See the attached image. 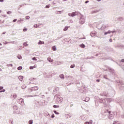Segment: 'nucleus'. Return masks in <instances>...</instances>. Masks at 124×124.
Masks as SVG:
<instances>
[{
  "label": "nucleus",
  "instance_id": "obj_1",
  "mask_svg": "<svg viewBox=\"0 0 124 124\" xmlns=\"http://www.w3.org/2000/svg\"><path fill=\"white\" fill-rule=\"evenodd\" d=\"M105 112L108 113V119L110 120H113L114 119V113L111 112V111L108 109L106 110Z\"/></svg>",
  "mask_w": 124,
  "mask_h": 124
},
{
  "label": "nucleus",
  "instance_id": "obj_2",
  "mask_svg": "<svg viewBox=\"0 0 124 124\" xmlns=\"http://www.w3.org/2000/svg\"><path fill=\"white\" fill-rule=\"evenodd\" d=\"M108 100H109V99H108V98H105V99L99 98V102H100L101 103H103L105 105H106L107 103H108Z\"/></svg>",
  "mask_w": 124,
  "mask_h": 124
},
{
  "label": "nucleus",
  "instance_id": "obj_3",
  "mask_svg": "<svg viewBox=\"0 0 124 124\" xmlns=\"http://www.w3.org/2000/svg\"><path fill=\"white\" fill-rule=\"evenodd\" d=\"M79 14L80 15L79 18V23L81 24H84L85 22V18H84V16L80 13H79Z\"/></svg>",
  "mask_w": 124,
  "mask_h": 124
},
{
  "label": "nucleus",
  "instance_id": "obj_4",
  "mask_svg": "<svg viewBox=\"0 0 124 124\" xmlns=\"http://www.w3.org/2000/svg\"><path fill=\"white\" fill-rule=\"evenodd\" d=\"M38 90V87L37 86L32 87L31 89H28L29 93L31 92H34V91H37Z\"/></svg>",
  "mask_w": 124,
  "mask_h": 124
},
{
  "label": "nucleus",
  "instance_id": "obj_5",
  "mask_svg": "<svg viewBox=\"0 0 124 124\" xmlns=\"http://www.w3.org/2000/svg\"><path fill=\"white\" fill-rule=\"evenodd\" d=\"M78 13L77 12H73L72 13H69L68 16L70 17H74V16H76V15H78Z\"/></svg>",
  "mask_w": 124,
  "mask_h": 124
},
{
  "label": "nucleus",
  "instance_id": "obj_6",
  "mask_svg": "<svg viewBox=\"0 0 124 124\" xmlns=\"http://www.w3.org/2000/svg\"><path fill=\"white\" fill-rule=\"evenodd\" d=\"M108 70H109V72H110V73L111 74H112V75H114L115 70L113 69H112V68L110 67H108Z\"/></svg>",
  "mask_w": 124,
  "mask_h": 124
},
{
  "label": "nucleus",
  "instance_id": "obj_7",
  "mask_svg": "<svg viewBox=\"0 0 124 124\" xmlns=\"http://www.w3.org/2000/svg\"><path fill=\"white\" fill-rule=\"evenodd\" d=\"M100 95H101V96H108V92H103V93H100Z\"/></svg>",
  "mask_w": 124,
  "mask_h": 124
},
{
  "label": "nucleus",
  "instance_id": "obj_8",
  "mask_svg": "<svg viewBox=\"0 0 124 124\" xmlns=\"http://www.w3.org/2000/svg\"><path fill=\"white\" fill-rule=\"evenodd\" d=\"M96 34V33H95V31H93L91 32V35L92 37L94 36Z\"/></svg>",
  "mask_w": 124,
  "mask_h": 124
},
{
  "label": "nucleus",
  "instance_id": "obj_9",
  "mask_svg": "<svg viewBox=\"0 0 124 124\" xmlns=\"http://www.w3.org/2000/svg\"><path fill=\"white\" fill-rule=\"evenodd\" d=\"M81 120H82V121H86V120H87V117H86V115L82 116Z\"/></svg>",
  "mask_w": 124,
  "mask_h": 124
},
{
  "label": "nucleus",
  "instance_id": "obj_10",
  "mask_svg": "<svg viewBox=\"0 0 124 124\" xmlns=\"http://www.w3.org/2000/svg\"><path fill=\"white\" fill-rule=\"evenodd\" d=\"M99 11H100V9L95 10L92 11V14H93V13H97V12H99Z\"/></svg>",
  "mask_w": 124,
  "mask_h": 124
},
{
  "label": "nucleus",
  "instance_id": "obj_11",
  "mask_svg": "<svg viewBox=\"0 0 124 124\" xmlns=\"http://www.w3.org/2000/svg\"><path fill=\"white\" fill-rule=\"evenodd\" d=\"M124 17H122V16H120L118 18H117V20L118 21H124Z\"/></svg>",
  "mask_w": 124,
  "mask_h": 124
},
{
  "label": "nucleus",
  "instance_id": "obj_12",
  "mask_svg": "<svg viewBox=\"0 0 124 124\" xmlns=\"http://www.w3.org/2000/svg\"><path fill=\"white\" fill-rule=\"evenodd\" d=\"M69 40L67 39H64V43H65V44H67L68 43H69Z\"/></svg>",
  "mask_w": 124,
  "mask_h": 124
},
{
  "label": "nucleus",
  "instance_id": "obj_13",
  "mask_svg": "<svg viewBox=\"0 0 124 124\" xmlns=\"http://www.w3.org/2000/svg\"><path fill=\"white\" fill-rule=\"evenodd\" d=\"M66 118H67V119H68V118H71V117H72V115L71 114H65V115Z\"/></svg>",
  "mask_w": 124,
  "mask_h": 124
},
{
  "label": "nucleus",
  "instance_id": "obj_14",
  "mask_svg": "<svg viewBox=\"0 0 124 124\" xmlns=\"http://www.w3.org/2000/svg\"><path fill=\"white\" fill-rule=\"evenodd\" d=\"M47 61H48L49 62H54V60L51 59L50 57L47 58Z\"/></svg>",
  "mask_w": 124,
  "mask_h": 124
},
{
  "label": "nucleus",
  "instance_id": "obj_15",
  "mask_svg": "<svg viewBox=\"0 0 124 124\" xmlns=\"http://www.w3.org/2000/svg\"><path fill=\"white\" fill-rule=\"evenodd\" d=\"M83 101H85V102H87V101H89L90 100V98L89 97H87L86 98V99H83Z\"/></svg>",
  "mask_w": 124,
  "mask_h": 124
},
{
  "label": "nucleus",
  "instance_id": "obj_16",
  "mask_svg": "<svg viewBox=\"0 0 124 124\" xmlns=\"http://www.w3.org/2000/svg\"><path fill=\"white\" fill-rule=\"evenodd\" d=\"M52 51H57V48L56 47V46H54L52 47Z\"/></svg>",
  "mask_w": 124,
  "mask_h": 124
},
{
  "label": "nucleus",
  "instance_id": "obj_17",
  "mask_svg": "<svg viewBox=\"0 0 124 124\" xmlns=\"http://www.w3.org/2000/svg\"><path fill=\"white\" fill-rule=\"evenodd\" d=\"M70 28V27H68V26H66V27H65V28L63 29V31H67V30H68V28Z\"/></svg>",
  "mask_w": 124,
  "mask_h": 124
},
{
  "label": "nucleus",
  "instance_id": "obj_18",
  "mask_svg": "<svg viewBox=\"0 0 124 124\" xmlns=\"http://www.w3.org/2000/svg\"><path fill=\"white\" fill-rule=\"evenodd\" d=\"M106 28H107V26L105 25H103L101 29L102 30H104L105 29H106Z\"/></svg>",
  "mask_w": 124,
  "mask_h": 124
},
{
  "label": "nucleus",
  "instance_id": "obj_19",
  "mask_svg": "<svg viewBox=\"0 0 124 124\" xmlns=\"http://www.w3.org/2000/svg\"><path fill=\"white\" fill-rule=\"evenodd\" d=\"M18 79L19 80H20V81H23V79H24L23 76H20L18 77Z\"/></svg>",
  "mask_w": 124,
  "mask_h": 124
},
{
  "label": "nucleus",
  "instance_id": "obj_20",
  "mask_svg": "<svg viewBox=\"0 0 124 124\" xmlns=\"http://www.w3.org/2000/svg\"><path fill=\"white\" fill-rule=\"evenodd\" d=\"M44 42H42L41 41H39V42H38V45H40L41 44H44Z\"/></svg>",
  "mask_w": 124,
  "mask_h": 124
},
{
  "label": "nucleus",
  "instance_id": "obj_21",
  "mask_svg": "<svg viewBox=\"0 0 124 124\" xmlns=\"http://www.w3.org/2000/svg\"><path fill=\"white\" fill-rule=\"evenodd\" d=\"M79 46L81 48H85V46L84 44H82L80 45Z\"/></svg>",
  "mask_w": 124,
  "mask_h": 124
},
{
  "label": "nucleus",
  "instance_id": "obj_22",
  "mask_svg": "<svg viewBox=\"0 0 124 124\" xmlns=\"http://www.w3.org/2000/svg\"><path fill=\"white\" fill-rule=\"evenodd\" d=\"M108 33H111V31H108L107 32H105L104 34H105V35H106L108 34Z\"/></svg>",
  "mask_w": 124,
  "mask_h": 124
},
{
  "label": "nucleus",
  "instance_id": "obj_23",
  "mask_svg": "<svg viewBox=\"0 0 124 124\" xmlns=\"http://www.w3.org/2000/svg\"><path fill=\"white\" fill-rule=\"evenodd\" d=\"M68 79L69 80H72V79H73V78H72V76H69V77H68Z\"/></svg>",
  "mask_w": 124,
  "mask_h": 124
},
{
  "label": "nucleus",
  "instance_id": "obj_24",
  "mask_svg": "<svg viewBox=\"0 0 124 124\" xmlns=\"http://www.w3.org/2000/svg\"><path fill=\"white\" fill-rule=\"evenodd\" d=\"M22 22H23V20H22V19L18 20L17 21V23H18V24H21V23H22Z\"/></svg>",
  "mask_w": 124,
  "mask_h": 124
},
{
  "label": "nucleus",
  "instance_id": "obj_25",
  "mask_svg": "<svg viewBox=\"0 0 124 124\" xmlns=\"http://www.w3.org/2000/svg\"><path fill=\"white\" fill-rule=\"evenodd\" d=\"M104 78L105 79H107V80H110V79H109V78H107V75H104Z\"/></svg>",
  "mask_w": 124,
  "mask_h": 124
},
{
  "label": "nucleus",
  "instance_id": "obj_26",
  "mask_svg": "<svg viewBox=\"0 0 124 124\" xmlns=\"http://www.w3.org/2000/svg\"><path fill=\"white\" fill-rule=\"evenodd\" d=\"M17 58H18L19 60H22V56L20 55L17 56Z\"/></svg>",
  "mask_w": 124,
  "mask_h": 124
},
{
  "label": "nucleus",
  "instance_id": "obj_27",
  "mask_svg": "<svg viewBox=\"0 0 124 124\" xmlns=\"http://www.w3.org/2000/svg\"><path fill=\"white\" fill-rule=\"evenodd\" d=\"M7 66H8V67H9V66L12 67L13 66V65L12 64H7Z\"/></svg>",
  "mask_w": 124,
  "mask_h": 124
},
{
  "label": "nucleus",
  "instance_id": "obj_28",
  "mask_svg": "<svg viewBox=\"0 0 124 124\" xmlns=\"http://www.w3.org/2000/svg\"><path fill=\"white\" fill-rule=\"evenodd\" d=\"M75 67V64H73L70 66L71 68H74Z\"/></svg>",
  "mask_w": 124,
  "mask_h": 124
},
{
  "label": "nucleus",
  "instance_id": "obj_29",
  "mask_svg": "<svg viewBox=\"0 0 124 124\" xmlns=\"http://www.w3.org/2000/svg\"><path fill=\"white\" fill-rule=\"evenodd\" d=\"M22 69H23V67H22V66H19V67H18L17 68L18 70H22Z\"/></svg>",
  "mask_w": 124,
  "mask_h": 124
},
{
  "label": "nucleus",
  "instance_id": "obj_30",
  "mask_svg": "<svg viewBox=\"0 0 124 124\" xmlns=\"http://www.w3.org/2000/svg\"><path fill=\"white\" fill-rule=\"evenodd\" d=\"M51 6L50 4H48L46 6V8H49V7Z\"/></svg>",
  "mask_w": 124,
  "mask_h": 124
},
{
  "label": "nucleus",
  "instance_id": "obj_31",
  "mask_svg": "<svg viewBox=\"0 0 124 124\" xmlns=\"http://www.w3.org/2000/svg\"><path fill=\"white\" fill-rule=\"evenodd\" d=\"M54 112L55 113V114H56V115H59L60 114L59 112H57V111L56 110H54Z\"/></svg>",
  "mask_w": 124,
  "mask_h": 124
},
{
  "label": "nucleus",
  "instance_id": "obj_32",
  "mask_svg": "<svg viewBox=\"0 0 124 124\" xmlns=\"http://www.w3.org/2000/svg\"><path fill=\"white\" fill-rule=\"evenodd\" d=\"M120 90H124V86H121L120 87Z\"/></svg>",
  "mask_w": 124,
  "mask_h": 124
},
{
  "label": "nucleus",
  "instance_id": "obj_33",
  "mask_svg": "<svg viewBox=\"0 0 124 124\" xmlns=\"http://www.w3.org/2000/svg\"><path fill=\"white\" fill-rule=\"evenodd\" d=\"M29 124H32V120H30L29 121Z\"/></svg>",
  "mask_w": 124,
  "mask_h": 124
},
{
  "label": "nucleus",
  "instance_id": "obj_34",
  "mask_svg": "<svg viewBox=\"0 0 124 124\" xmlns=\"http://www.w3.org/2000/svg\"><path fill=\"white\" fill-rule=\"evenodd\" d=\"M16 97H17V95H16V94H14L13 95V98H16Z\"/></svg>",
  "mask_w": 124,
  "mask_h": 124
},
{
  "label": "nucleus",
  "instance_id": "obj_35",
  "mask_svg": "<svg viewBox=\"0 0 124 124\" xmlns=\"http://www.w3.org/2000/svg\"><path fill=\"white\" fill-rule=\"evenodd\" d=\"M53 108H59V106L54 105Z\"/></svg>",
  "mask_w": 124,
  "mask_h": 124
},
{
  "label": "nucleus",
  "instance_id": "obj_36",
  "mask_svg": "<svg viewBox=\"0 0 124 124\" xmlns=\"http://www.w3.org/2000/svg\"><path fill=\"white\" fill-rule=\"evenodd\" d=\"M120 85H124V82L123 81H119Z\"/></svg>",
  "mask_w": 124,
  "mask_h": 124
},
{
  "label": "nucleus",
  "instance_id": "obj_37",
  "mask_svg": "<svg viewBox=\"0 0 124 124\" xmlns=\"http://www.w3.org/2000/svg\"><path fill=\"white\" fill-rule=\"evenodd\" d=\"M4 92H5V89H3L2 91H0V93H4Z\"/></svg>",
  "mask_w": 124,
  "mask_h": 124
},
{
  "label": "nucleus",
  "instance_id": "obj_38",
  "mask_svg": "<svg viewBox=\"0 0 124 124\" xmlns=\"http://www.w3.org/2000/svg\"><path fill=\"white\" fill-rule=\"evenodd\" d=\"M32 60H33V61H37V59H36L35 57L32 58Z\"/></svg>",
  "mask_w": 124,
  "mask_h": 124
},
{
  "label": "nucleus",
  "instance_id": "obj_39",
  "mask_svg": "<svg viewBox=\"0 0 124 124\" xmlns=\"http://www.w3.org/2000/svg\"><path fill=\"white\" fill-rule=\"evenodd\" d=\"M28 31V29L25 28L23 29V31Z\"/></svg>",
  "mask_w": 124,
  "mask_h": 124
},
{
  "label": "nucleus",
  "instance_id": "obj_40",
  "mask_svg": "<svg viewBox=\"0 0 124 124\" xmlns=\"http://www.w3.org/2000/svg\"><path fill=\"white\" fill-rule=\"evenodd\" d=\"M24 45H25V46H29V45L27 44V43H24Z\"/></svg>",
  "mask_w": 124,
  "mask_h": 124
},
{
  "label": "nucleus",
  "instance_id": "obj_41",
  "mask_svg": "<svg viewBox=\"0 0 124 124\" xmlns=\"http://www.w3.org/2000/svg\"><path fill=\"white\" fill-rule=\"evenodd\" d=\"M26 19H27V20H29V19H30V16H26Z\"/></svg>",
  "mask_w": 124,
  "mask_h": 124
},
{
  "label": "nucleus",
  "instance_id": "obj_42",
  "mask_svg": "<svg viewBox=\"0 0 124 124\" xmlns=\"http://www.w3.org/2000/svg\"><path fill=\"white\" fill-rule=\"evenodd\" d=\"M3 89V87L0 86V91Z\"/></svg>",
  "mask_w": 124,
  "mask_h": 124
},
{
  "label": "nucleus",
  "instance_id": "obj_43",
  "mask_svg": "<svg viewBox=\"0 0 124 124\" xmlns=\"http://www.w3.org/2000/svg\"><path fill=\"white\" fill-rule=\"evenodd\" d=\"M30 69H33V66H30Z\"/></svg>",
  "mask_w": 124,
  "mask_h": 124
},
{
  "label": "nucleus",
  "instance_id": "obj_44",
  "mask_svg": "<svg viewBox=\"0 0 124 124\" xmlns=\"http://www.w3.org/2000/svg\"><path fill=\"white\" fill-rule=\"evenodd\" d=\"M17 21V19H15L13 20V22H15Z\"/></svg>",
  "mask_w": 124,
  "mask_h": 124
},
{
  "label": "nucleus",
  "instance_id": "obj_45",
  "mask_svg": "<svg viewBox=\"0 0 124 124\" xmlns=\"http://www.w3.org/2000/svg\"><path fill=\"white\" fill-rule=\"evenodd\" d=\"M34 27L35 28H38V27H37V24H35V25H34Z\"/></svg>",
  "mask_w": 124,
  "mask_h": 124
},
{
  "label": "nucleus",
  "instance_id": "obj_46",
  "mask_svg": "<svg viewBox=\"0 0 124 124\" xmlns=\"http://www.w3.org/2000/svg\"><path fill=\"white\" fill-rule=\"evenodd\" d=\"M84 124H90V123L89 122H86Z\"/></svg>",
  "mask_w": 124,
  "mask_h": 124
},
{
  "label": "nucleus",
  "instance_id": "obj_47",
  "mask_svg": "<svg viewBox=\"0 0 124 124\" xmlns=\"http://www.w3.org/2000/svg\"><path fill=\"white\" fill-rule=\"evenodd\" d=\"M121 118H122L123 119H124V114L121 115Z\"/></svg>",
  "mask_w": 124,
  "mask_h": 124
},
{
  "label": "nucleus",
  "instance_id": "obj_48",
  "mask_svg": "<svg viewBox=\"0 0 124 124\" xmlns=\"http://www.w3.org/2000/svg\"><path fill=\"white\" fill-rule=\"evenodd\" d=\"M57 14H61V12L60 11L57 12Z\"/></svg>",
  "mask_w": 124,
  "mask_h": 124
},
{
  "label": "nucleus",
  "instance_id": "obj_49",
  "mask_svg": "<svg viewBox=\"0 0 124 124\" xmlns=\"http://www.w3.org/2000/svg\"><path fill=\"white\" fill-rule=\"evenodd\" d=\"M51 118H55V115L52 114V115H51Z\"/></svg>",
  "mask_w": 124,
  "mask_h": 124
},
{
  "label": "nucleus",
  "instance_id": "obj_50",
  "mask_svg": "<svg viewBox=\"0 0 124 124\" xmlns=\"http://www.w3.org/2000/svg\"><path fill=\"white\" fill-rule=\"evenodd\" d=\"M96 82H100V79H96Z\"/></svg>",
  "mask_w": 124,
  "mask_h": 124
},
{
  "label": "nucleus",
  "instance_id": "obj_51",
  "mask_svg": "<svg viewBox=\"0 0 124 124\" xmlns=\"http://www.w3.org/2000/svg\"><path fill=\"white\" fill-rule=\"evenodd\" d=\"M11 12L10 11L7 12V14H11Z\"/></svg>",
  "mask_w": 124,
  "mask_h": 124
},
{
  "label": "nucleus",
  "instance_id": "obj_52",
  "mask_svg": "<svg viewBox=\"0 0 124 124\" xmlns=\"http://www.w3.org/2000/svg\"><path fill=\"white\" fill-rule=\"evenodd\" d=\"M113 41V40L112 39H109V42H112Z\"/></svg>",
  "mask_w": 124,
  "mask_h": 124
},
{
  "label": "nucleus",
  "instance_id": "obj_53",
  "mask_svg": "<svg viewBox=\"0 0 124 124\" xmlns=\"http://www.w3.org/2000/svg\"><path fill=\"white\" fill-rule=\"evenodd\" d=\"M121 62H124V59H122Z\"/></svg>",
  "mask_w": 124,
  "mask_h": 124
},
{
  "label": "nucleus",
  "instance_id": "obj_54",
  "mask_svg": "<svg viewBox=\"0 0 124 124\" xmlns=\"http://www.w3.org/2000/svg\"><path fill=\"white\" fill-rule=\"evenodd\" d=\"M89 123H90V124H93V121L91 120V121H90V122Z\"/></svg>",
  "mask_w": 124,
  "mask_h": 124
},
{
  "label": "nucleus",
  "instance_id": "obj_55",
  "mask_svg": "<svg viewBox=\"0 0 124 124\" xmlns=\"http://www.w3.org/2000/svg\"><path fill=\"white\" fill-rule=\"evenodd\" d=\"M115 31H111V32H112V33H114Z\"/></svg>",
  "mask_w": 124,
  "mask_h": 124
},
{
  "label": "nucleus",
  "instance_id": "obj_56",
  "mask_svg": "<svg viewBox=\"0 0 124 124\" xmlns=\"http://www.w3.org/2000/svg\"><path fill=\"white\" fill-rule=\"evenodd\" d=\"M33 67V68H36V66L35 65H34Z\"/></svg>",
  "mask_w": 124,
  "mask_h": 124
},
{
  "label": "nucleus",
  "instance_id": "obj_57",
  "mask_svg": "<svg viewBox=\"0 0 124 124\" xmlns=\"http://www.w3.org/2000/svg\"><path fill=\"white\" fill-rule=\"evenodd\" d=\"M88 2H89V1L87 0L85 1V3H88Z\"/></svg>",
  "mask_w": 124,
  "mask_h": 124
},
{
  "label": "nucleus",
  "instance_id": "obj_58",
  "mask_svg": "<svg viewBox=\"0 0 124 124\" xmlns=\"http://www.w3.org/2000/svg\"><path fill=\"white\" fill-rule=\"evenodd\" d=\"M60 78H62V75H60Z\"/></svg>",
  "mask_w": 124,
  "mask_h": 124
},
{
  "label": "nucleus",
  "instance_id": "obj_59",
  "mask_svg": "<svg viewBox=\"0 0 124 124\" xmlns=\"http://www.w3.org/2000/svg\"><path fill=\"white\" fill-rule=\"evenodd\" d=\"M17 108V106H14V108Z\"/></svg>",
  "mask_w": 124,
  "mask_h": 124
},
{
  "label": "nucleus",
  "instance_id": "obj_60",
  "mask_svg": "<svg viewBox=\"0 0 124 124\" xmlns=\"http://www.w3.org/2000/svg\"><path fill=\"white\" fill-rule=\"evenodd\" d=\"M3 1V0H0V2H2Z\"/></svg>",
  "mask_w": 124,
  "mask_h": 124
},
{
  "label": "nucleus",
  "instance_id": "obj_61",
  "mask_svg": "<svg viewBox=\"0 0 124 124\" xmlns=\"http://www.w3.org/2000/svg\"><path fill=\"white\" fill-rule=\"evenodd\" d=\"M64 76H63V75H62V79H64Z\"/></svg>",
  "mask_w": 124,
  "mask_h": 124
},
{
  "label": "nucleus",
  "instance_id": "obj_62",
  "mask_svg": "<svg viewBox=\"0 0 124 124\" xmlns=\"http://www.w3.org/2000/svg\"><path fill=\"white\" fill-rule=\"evenodd\" d=\"M72 106H73L72 105H70V107H72Z\"/></svg>",
  "mask_w": 124,
  "mask_h": 124
},
{
  "label": "nucleus",
  "instance_id": "obj_63",
  "mask_svg": "<svg viewBox=\"0 0 124 124\" xmlns=\"http://www.w3.org/2000/svg\"><path fill=\"white\" fill-rule=\"evenodd\" d=\"M98 1H100L101 0H97Z\"/></svg>",
  "mask_w": 124,
  "mask_h": 124
},
{
  "label": "nucleus",
  "instance_id": "obj_64",
  "mask_svg": "<svg viewBox=\"0 0 124 124\" xmlns=\"http://www.w3.org/2000/svg\"><path fill=\"white\" fill-rule=\"evenodd\" d=\"M96 57H97V56H98V54H96Z\"/></svg>",
  "mask_w": 124,
  "mask_h": 124
}]
</instances>
